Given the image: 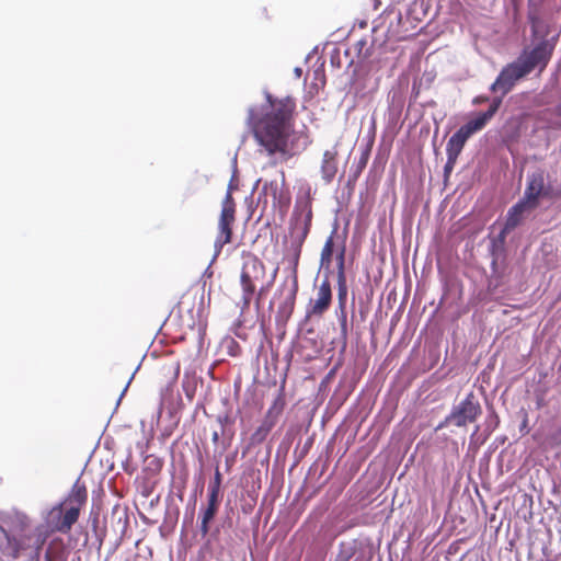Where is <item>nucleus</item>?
<instances>
[{
	"instance_id": "9",
	"label": "nucleus",
	"mask_w": 561,
	"mask_h": 561,
	"mask_svg": "<svg viewBox=\"0 0 561 561\" xmlns=\"http://www.w3.org/2000/svg\"><path fill=\"white\" fill-rule=\"evenodd\" d=\"M285 174L282 172V180H273L265 182L259 196V201L267 207L271 205L273 209L278 208L280 211L287 210L290 204V196L284 188Z\"/></svg>"
},
{
	"instance_id": "34",
	"label": "nucleus",
	"mask_w": 561,
	"mask_h": 561,
	"mask_svg": "<svg viewBox=\"0 0 561 561\" xmlns=\"http://www.w3.org/2000/svg\"><path fill=\"white\" fill-rule=\"evenodd\" d=\"M226 462H227V470H229V466H230L229 458L226 459Z\"/></svg>"
},
{
	"instance_id": "30",
	"label": "nucleus",
	"mask_w": 561,
	"mask_h": 561,
	"mask_svg": "<svg viewBox=\"0 0 561 561\" xmlns=\"http://www.w3.org/2000/svg\"><path fill=\"white\" fill-rule=\"evenodd\" d=\"M268 289V285L266 287H261L260 290H259V294H257V300L261 299L262 295L264 294L265 290Z\"/></svg>"
},
{
	"instance_id": "13",
	"label": "nucleus",
	"mask_w": 561,
	"mask_h": 561,
	"mask_svg": "<svg viewBox=\"0 0 561 561\" xmlns=\"http://www.w3.org/2000/svg\"><path fill=\"white\" fill-rule=\"evenodd\" d=\"M502 98H495L493 99L489 110L486 112L480 113L474 119L469 121L467 124L462 125L460 129L465 131L470 137L477 133L480 131L485 127L488 122L495 115L499 107L502 103Z\"/></svg>"
},
{
	"instance_id": "23",
	"label": "nucleus",
	"mask_w": 561,
	"mask_h": 561,
	"mask_svg": "<svg viewBox=\"0 0 561 561\" xmlns=\"http://www.w3.org/2000/svg\"><path fill=\"white\" fill-rule=\"evenodd\" d=\"M547 392L548 387H541L535 390V401L537 410H541L548 404L546 400Z\"/></svg>"
},
{
	"instance_id": "33",
	"label": "nucleus",
	"mask_w": 561,
	"mask_h": 561,
	"mask_svg": "<svg viewBox=\"0 0 561 561\" xmlns=\"http://www.w3.org/2000/svg\"><path fill=\"white\" fill-rule=\"evenodd\" d=\"M356 45L362 47V46L366 45V42L365 41H358Z\"/></svg>"
},
{
	"instance_id": "32",
	"label": "nucleus",
	"mask_w": 561,
	"mask_h": 561,
	"mask_svg": "<svg viewBox=\"0 0 561 561\" xmlns=\"http://www.w3.org/2000/svg\"><path fill=\"white\" fill-rule=\"evenodd\" d=\"M218 438H219V437H218V433H216V432H215V433L213 434V440H214V442H217V440H218Z\"/></svg>"
},
{
	"instance_id": "16",
	"label": "nucleus",
	"mask_w": 561,
	"mask_h": 561,
	"mask_svg": "<svg viewBox=\"0 0 561 561\" xmlns=\"http://www.w3.org/2000/svg\"><path fill=\"white\" fill-rule=\"evenodd\" d=\"M336 151L325 150L322 157L321 174L325 183H331L337 172Z\"/></svg>"
},
{
	"instance_id": "21",
	"label": "nucleus",
	"mask_w": 561,
	"mask_h": 561,
	"mask_svg": "<svg viewBox=\"0 0 561 561\" xmlns=\"http://www.w3.org/2000/svg\"><path fill=\"white\" fill-rule=\"evenodd\" d=\"M218 512V507L207 505L202 512L199 531L205 537L209 533V524Z\"/></svg>"
},
{
	"instance_id": "29",
	"label": "nucleus",
	"mask_w": 561,
	"mask_h": 561,
	"mask_svg": "<svg viewBox=\"0 0 561 561\" xmlns=\"http://www.w3.org/2000/svg\"><path fill=\"white\" fill-rule=\"evenodd\" d=\"M297 290H298V280H297V276L295 275L294 286H293V291H291V299H293V301L295 300Z\"/></svg>"
},
{
	"instance_id": "8",
	"label": "nucleus",
	"mask_w": 561,
	"mask_h": 561,
	"mask_svg": "<svg viewBox=\"0 0 561 561\" xmlns=\"http://www.w3.org/2000/svg\"><path fill=\"white\" fill-rule=\"evenodd\" d=\"M236 221V203L228 191L221 205V213L218 220V233L215 240V248L220 251L224 245L232 240V226Z\"/></svg>"
},
{
	"instance_id": "31",
	"label": "nucleus",
	"mask_w": 561,
	"mask_h": 561,
	"mask_svg": "<svg viewBox=\"0 0 561 561\" xmlns=\"http://www.w3.org/2000/svg\"><path fill=\"white\" fill-rule=\"evenodd\" d=\"M99 524V516L95 515V517L93 518V527L95 528Z\"/></svg>"
},
{
	"instance_id": "15",
	"label": "nucleus",
	"mask_w": 561,
	"mask_h": 561,
	"mask_svg": "<svg viewBox=\"0 0 561 561\" xmlns=\"http://www.w3.org/2000/svg\"><path fill=\"white\" fill-rule=\"evenodd\" d=\"M88 500V490L84 483L79 480L72 485L68 497L64 504L72 507H78L79 511L85 505Z\"/></svg>"
},
{
	"instance_id": "12",
	"label": "nucleus",
	"mask_w": 561,
	"mask_h": 561,
	"mask_svg": "<svg viewBox=\"0 0 561 561\" xmlns=\"http://www.w3.org/2000/svg\"><path fill=\"white\" fill-rule=\"evenodd\" d=\"M56 512L58 513V518L53 525V531L64 535L69 534L72 526L79 519L80 511L78 507L68 506L62 503L57 507H54L51 514H55Z\"/></svg>"
},
{
	"instance_id": "14",
	"label": "nucleus",
	"mask_w": 561,
	"mask_h": 561,
	"mask_svg": "<svg viewBox=\"0 0 561 561\" xmlns=\"http://www.w3.org/2000/svg\"><path fill=\"white\" fill-rule=\"evenodd\" d=\"M534 208L525 203V201L520 199L517 204L510 208L505 221V230L510 231L515 229L522 221L524 214L527 211H531Z\"/></svg>"
},
{
	"instance_id": "11",
	"label": "nucleus",
	"mask_w": 561,
	"mask_h": 561,
	"mask_svg": "<svg viewBox=\"0 0 561 561\" xmlns=\"http://www.w3.org/2000/svg\"><path fill=\"white\" fill-rule=\"evenodd\" d=\"M470 138L460 128L448 139L446 145L447 162L444 167V175L447 179L453 172L459 154L461 153L467 140Z\"/></svg>"
},
{
	"instance_id": "7",
	"label": "nucleus",
	"mask_w": 561,
	"mask_h": 561,
	"mask_svg": "<svg viewBox=\"0 0 561 561\" xmlns=\"http://www.w3.org/2000/svg\"><path fill=\"white\" fill-rule=\"evenodd\" d=\"M265 278V266L257 257L248 260L242 267L240 282L242 287V302L249 307L256 289V284Z\"/></svg>"
},
{
	"instance_id": "1",
	"label": "nucleus",
	"mask_w": 561,
	"mask_h": 561,
	"mask_svg": "<svg viewBox=\"0 0 561 561\" xmlns=\"http://www.w3.org/2000/svg\"><path fill=\"white\" fill-rule=\"evenodd\" d=\"M295 111L294 98H274L270 93H266V104L249 108L248 127L268 156L287 153Z\"/></svg>"
},
{
	"instance_id": "27",
	"label": "nucleus",
	"mask_w": 561,
	"mask_h": 561,
	"mask_svg": "<svg viewBox=\"0 0 561 561\" xmlns=\"http://www.w3.org/2000/svg\"><path fill=\"white\" fill-rule=\"evenodd\" d=\"M550 439L554 445L561 446V427L558 428L551 436Z\"/></svg>"
},
{
	"instance_id": "18",
	"label": "nucleus",
	"mask_w": 561,
	"mask_h": 561,
	"mask_svg": "<svg viewBox=\"0 0 561 561\" xmlns=\"http://www.w3.org/2000/svg\"><path fill=\"white\" fill-rule=\"evenodd\" d=\"M337 234L336 228H334L331 232V234L328 237V239L324 242V245L321 250L320 254V265L323 268H330L332 264V256L334 252V238Z\"/></svg>"
},
{
	"instance_id": "5",
	"label": "nucleus",
	"mask_w": 561,
	"mask_h": 561,
	"mask_svg": "<svg viewBox=\"0 0 561 561\" xmlns=\"http://www.w3.org/2000/svg\"><path fill=\"white\" fill-rule=\"evenodd\" d=\"M482 414L481 404L476 397L474 392H469L466 398L455 405L450 413L445 417L444 422L437 428L446 425H455L457 427H465L470 423H474Z\"/></svg>"
},
{
	"instance_id": "28",
	"label": "nucleus",
	"mask_w": 561,
	"mask_h": 561,
	"mask_svg": "<svg viewBox=\"0 0 561 561\" xmlns=\"http://www.w3.org/2000/svg\"><path fill=\"white\" fill-rule=\"evenodd\" d=\"M489 101V98L485 95H478L473 99V104H481Z\"/></svg>"
},
{
	"instance_id": "6",
	"label": "nucleus",
	"mask_w": 561,
	"mask_h": 561,
	"mask_svg": "<svg viewBox=\"0 0 561 561\" xmlns=\"http://www.w3.org/2000/svg\"><path fill=\"white\" fill-rule=\"evenodd\" d=\"M547 180L548 175L542 169H538L528 174L522 199L525 201L530 208L536 209L540 205L541 199H552L557 196L552 185Z\"/></svg>"
},
{
	"instance_id": "22",
	"label": "nucleus",
	"mask_w": 561,
	"mask_h": 561,
	"mask_svg": "<svg viewBox=\"0 0 561 561\" xmlns=\"http://www.w3.org/2000/svg\"><path fill=\"white\" fill-rule=\"evenodd\" d=\"M345 244H342L337 255H336V263H337V278H343L345 276Z\"/></svg>"
},
{
	"instance_id": "10",
	"label": "nucleus",
	"mask_w": 561,
	"mask_h": 561,
	"mask_svg": "<svg viewBox=\"0 0 561 561\" xmlns=\"http://www.w3.org/2000/svg\"><path fill=\"white\" fill-rule=\"evenodd\" d=\"M332 304V287L328 277H325L317 287L316 297L311 298L307 309L306 317L308 319L322 318L330 309Z\"/></svg>"
},
{
	"instance_id": "3",
	"label": "nucleus",
	"mask_w": 561,
	"mask_h": 561,
	"mask_svg": "<svg viewBox=\"0 0 561 561\" xmlns=\"http://www.w3.org/2000/svg\"><path fill=\"white\" fill-rule=\"evenodd\" d=\"M554 46L548 41H542L531 50H525L515 61L506 65L491 84L492 92H501L506 95L515 83L538 68L541 73L551 59Z\"/></svg>"
},
{
	"instance_id": "25",
	"label": "nucleus",
	"mask_w": 561,
	"mask_h": 561,
	"mask_svg": "<svg viewBox=\"0 0 561 561\" xmlns=\"http://www.w3.org/2000/svg\"><path fill=\"white\" fill-rule=\"evenodd\" d=\"M221 482H222V476H221V473H220V471H219V469L217 467L215 469L214 479L210 482L208 489L219 490L220 491Z\"/></svg>"
},
{
	"instance_id": "20",
	"label": "nucleus",
	"mask_w": 561,
	"mask_h": 561,
	"mask_svg": "<svg viewBox=\"0 0 561 561\" xmlns=\"http://www.w3.org/2000/svg\"><path fill=\"white\" fill-rule=\"evenodd\" d=\"M277 422L264 416L261 425L254 431L251 435L252 444H261L265 440L272 428L276 425Z\"/></svg>"
},
{
	"instance_id": "19",
	"label": "nucleus",
	"mask_w": 561,
	"mask_h": 561,
	"mask_svg": "<svg viewBox=\"0 0 561 561\" xmlns=\"http://www.w3.org/2000/svg\"><path fill=\"white\" fill-rule=\"evenodd\" d=\"M285 405H286L285 392H284V387H282L279 389L276 398L272 402L271 407L268 408L265 416L277 422L278 417L282 415V413L285 409Z\"/></svg>"
},
{
	"instance_id": "4",
	"label": "nucleus",
	"mask_w": 561,
	"mask_h": 561,
	"mask_svg": "<svg viewBox=\"0 0 561 561\" xmlns=\"http://www.w3.org/2000/svg\"><path fill=\"white\" fill-rule=\"evenodd\" d=\"M312 220V209L310 205H306V214L302 216L301 214H294V218L290 224V247L288 249V259L294 267V272L296 273L302 245L305 240L310 231Z\"/></svg>"
},
{
	"instance_id": "17",
	"label": "nucleus",
	"mask_w": 561,
	"mask_h": 561,
	"mask_svg": "<svg viewBox=\"0 0 561 561\" xmlns=\"http://www.w3.org/2000/svg\"><path fill=\"white\" fill-rule=\"evenodd\" d=\"M346 298H347V284L346 277L337 278V299L341 309L340 327L343 336L347 334V319H346Z\"/></svg>"
},
{
	"instance_id": "2",
	"label": "nucleus",
	"mask_w": 561,
	"mask_h": 561,
	"mask_svg": "<svg viewBox=\"0 0 561 561\" xmlns=\"http://www.w3.org/2000/svg\"><path fill=\"white\" fill-rule=\"evenodd\" d=\"M0 530L3 535L0 539L1 556L11 560L30 556L38 561L47 539L42 526L32 529L31 518L25 513L13 510L0 516Z\"/></svg>"
},
{
	"instance_id": "26",
	"label": "nucleus",
	"mask_w": 561,
	"mask_h": 561,
	"mask_svg": "<svg viewBox=\"0 0 561 561\" xmlns=\"http://www.w3.org/2000/svg\"><path fill=\"white\" fill-rule=\"evenodd\" d=\"M529 426H528V413L524 411L523 421L519 426V432L522 434H528L529 433Z\"/></svg>"
},
{
	"instance_id": "24",
	"label": "nucleus",
	"mask_w": 561,
	"mask_h": 561,
	"mask_svg": "<svg viewBox=\"0 0 561 561\" xmlns=\"http://www.w3.org/2000/svg\"><path fill=\"white\" fill-rule=\"evenodd\" d=\"M220 491L219 490H213L208 489V502L207 505L219 507L220 502Z\"/></svg>"
}]
</instances>
